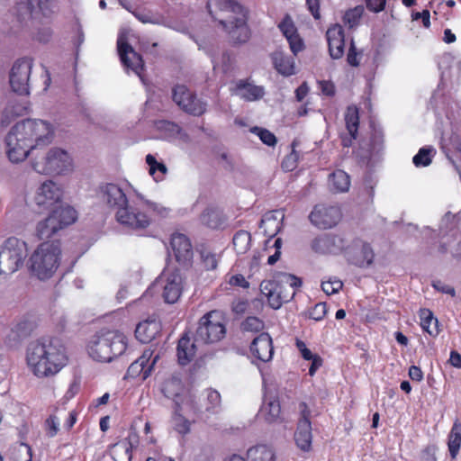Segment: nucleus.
<instances>
[{
    "mask_svg": "<svg viewBox=\"0 0 461 461\" xmlns=\"http://www.w3.org/2000/svg\"><path fill=\"white\" fill-rule=\"evenodd\" d=\"M275 68L285 77L292 76L295 73V65L293 58L285 56L281 51H276L272 55Z\"/></svg>",
    "mask_w": 461,
    "mask_h": 461,
    "instance_id": "30",
    "label": "nucleus"
},
{
    "mask_svg": "<svg viewBox=\"0 0 461 461\" xmlns=\"http://www.w3.org/2000/svg\"><path fill=\"white\" fill-rule=\"evenodd\" d=\"M180 408H178L173 417H172V425L174 429L181 435H186L191 430V422L189 420L185 418L181 413H179Z\"/></svg>",
    "mask_w": 461,
    "mask_h": 461,
    "instance_id": "44",
    "label": "nucleus"
},
{
    "mask_svg": "<svg viewBox=\"0 0 461 461\" xmlns=\"http://www.w3.org/2000/svg\"><path fill=\"white\" fill-rule=\"evenodd\" d=\"M374 259V252L372 248L363 243L360 250V257L356 260L355 264L361 267H368L372 264Z\"/></svg>",
    "mask_w": 461,
    "mask_h": 461,
    "instance_id": "47",
    "label": "nucleus"
},
{
    "mask_svg": "<svg viewBox=\"0 0 461 461\" xmlns=\"http://www.w3.org/2000/svg\"><path fill=\"white\" fill-rule=\"evenodd\" d=\"M99 197L115 212L123 208L129 201L121 186L114 183H105L99 187Z\"/></svg>",
    "mask_w": 461,
    "mask_h": 461,
    "instance_id": "19",
    "label": "nucleus"
},
{
    "mask_svg": "<svg viewBox=\"0 0 461 461\" xmlns=\"http://www.w3.org/2000/svg\"><path fill=\"white\" fill-rule=\"evenodd\" d=\"M432 286L437 291H438L442 294H447L453 297L456 295V291H455L454 287L443 283L442 281H439V280L434 281L432 283Z\"/></svg>",
    "mask_w": 461,
    "mask_h": 461,
    "instance_id": "60",
    "label": "nucleus"
},
{
    "mask_svg": "<svg viewBox=\"0 0 461 461\" xmlns=\"http://www.w3.org/2000/svg\"><path fill=\"white\" fill-rule=\"evenodd\" d=\"M343 283L341 280L333 277L330 278L327 281H323L321 283V288L325 294L328 295L334 294L339 293V291L342 288Z\"/></svg>",
    "mask_w": 461,
    "mask_h": 461,
    "instance_id": "51",
    "label": "nucleus"
},
{
    "mask_svg": "<svg viewBox=\"0 0 461 461\" xmlns=\"http://www.w3.org/2000/svg\"><path fill=\"white\" fill-rule=\"evenodd\" d=\"M248 458L250 461H276L275 449L268 445H257L248 450Z\"/></svg>",
    "mask_w": 461,
    "mask_h": 461,
    "instance_id": "34",
    "label": "nucleus"
},
{
    "mask_svg": "<svg viewBox=\"0 0 461 461\" xmlns=\"http://www.w3.org/2000/svg\"><path fill=\"white\" fill-rule=\"evenodd\" d=\"M251 242V235L246 230H239L233 237L232 243L238 254L246 253Z\"/></svg>",
    "mask_w": 461,
    "mask_h": 461,
    "instance_id": "41",
    "label": "nucleus"
},
{
    "mask_svg": "<svg viewBox=\"0 0 461 461\" xmlns=\"http://www.w3.org/2000/svg\"><path fill=\"white\" fill-rule=\"evenodd\" d=\"M298 160V154L293 150L289 155H287L283 162H282V167L285 171H292L296 167V163Z\"/></svg>",
    "mask_w": 461,
    "mask_h": 461,
    "instance_id": "59",
    "label": "nucleus"
},
{
    "mask_svg": "<svg viewBox=\"0 0 461 461\" xmlns=\"http://www.w3.org/2000/svg\"><path fill=\"white\" fill-rule=\"evenodd\" d=\"M32 167L39 174L62 176L73 171L74 162L67 150L54 147L33 160Z\"/></svg>",
    "mask_w": 461,
    "mask_h": 461,
    "instance_id": "7",
    "label": "nucleus"
},
{
    "mask_svg": "<svg viewBox=\"0 0 461 461\" xmlns=\"http://www.w3.org/2000/svg\"><path fill=\"white\" fill-rule=\"evenodd\" d=\"M328 309L325 303H319L310 311L309 316L314 321H321L327 314Z\"/></svg>",
    "mask_w": 461,
    "mask_h": 461,
    "instance_id": "54",
    "label": "nucleus"
},
{
    "mask_svg": "<svg viewBox=\"0 0 461 461\" xmlns=\"http://www.w3.org/2000/svg\"><path fill=\"white\" fill-rule=\"evenodd\" d=\"M139 443V438L137 434L131 433L128 436V438L124 440H122L118 443H116L113 449L115 450V452H118L120 450L125 451V453H128L130 449H132L133 447H137Z\"/></svg>",
    "mask_w": 461,
    "mask_h": 461,
    "instance_id": "49",
    "label": "nucleus"
},
{
    "mask_svg": "<svg viewBox=\"0 0 461 461\" xmlns=\"http://www.w3.org/2000/svg\"><path fill=\"white\" fill-rule=\"evenodd\" d=\"M329 52L332 59H340L344 54V30L341 25L334 24L326 32Z\"/></svg>",
    "mask_w": 461,
    "mask_h": 461,
    "instance_id": "24",
    "label": "nucleus"
},
{
    "mask_svg": "<svg viewBox=\"0 0 461 461\" xmlns=\"http://www.w3.org/2000/svg\"><path fill=\"white\" fill-rule=\"evenodd\" d=\"M260 291L261 294L267 297L268 304L271 308L276 310L283 305L280 294H278L276 284L275 282L271 280L262 281L260 284Z\"/></svg>",
    "mask_w": 461,
    "mask_h": 461,
    "instance_id": "33",
    "label": "nucleus"
},
{
    "mask_svg": "<svg viewBox=\"0 0 461 461\" xmlns=\"http://www.w3.org/2000/svg\"><path fill=\"white\" fill-rule=\"evenodd\" d=\"M276 288L278 290V294H280V298L282 303H287L292 300L295 294V290L294 288H281L276 285Z\"/></svg>",
    "mask_w": 461,
    "mask_h": 461,
    "instance_id": "61",
    "label": "nucleus"
},
{
    "mask_svg": "<svg viewBox=\"0 0 461 461\" xmlns=\"http://www.w3.org/2000/svg\"><path fill=\"white\" fill-rule=\"evenodd\" d=\"M362 57L361 52H357L353 41H351L350 48L348 50L347 60L350 66L357 67Z\"/></svg>",
    "mask_w": 461,
    "mask_h": 461,
    "instance_id": "58",
    "label": "nucleus"
},
{
    "mask_svg": "<svg viewBox=\"0 0 461 461\" xmlns=\"http://www.w3.org/2000/svg\"><path fill=\"white\" fill-rule=\"evenodd\" d=\"M53 0H20L15 7L18 19L26 22L32 17L41 14L44 16L50 15L54 11Z\"/></svg>",
    "mask_w": 461,
    "mask_h": 461,
    "instance_id": "16",
    "label": "nucleus"
},
{
    "mask_svg": "<svg viewBox=\"0 0 461 461\" xmlns=\"http://www.w3.org/2000/svg\"><path fill=\"white\" fill-rule=\"evenodd\" d=\"M59 242H43L32 254L29 262L32 274L40 280L50 279L60 263Z\"/></svg>",
    "mask_w": 461,
    "mask_h": 461,
    "instance_id": "5",
    "label": "nucleus"
},
{
    "mask_svg": "<svg viewBox=\"0 0 461 461\" xmlns=\"http://www.w3.org/2000/svg\"><path fill=\"white\" fill-rule=\"evenodd\" d=\"M436 155V149L429 147L420 149L418 153L412 158V162L417 167H428L432 162V158Z\"/></svg>",
    "mask_w": 461,
    "mask_h": 461,
    "instance_id": "40",
    "label": "nucleus"
},
{
    "mask_svg": "<svg viewBox=\"0 0 461 461\" xmlns=\"http://www.w3.org/2000/svg\"><path fill=\"white\" fill-rule=\"evenodd\" d=\"M159 330V325L155 321H145L137 325L135 336L142 343L151 341Z\"/></svg>",
    "mask_w": 461,
    "mask_h": 461,
    "instance_id": "35",
    "label": "nucleus"
},
{
    "mask_svg": "<svg viewBox=\"0 0 461 461\" xmlns=\"http://www.w3.org/2000/svg\"><path fill=\"white\" fill-rule=\"evenodd\" d=\"M419 316L422 330L431 336H437L438 334V321L434 318L432 312L429 309H420Z\"/></svg>",
    "mask_w": 461,
    "mask_h": 461,
    "instance_id": "36",
    "label": "nucleus"
},
{
    "mask_svg": "<svg viewBox=\"0 0 461 461\" xmlns=\"http://www.w3.org/2000/svg\"><path fill=\"white\" fill-rule=\"evenodd\" d=\"M68 363L65 346L58 339H39L26 349V364L38 378H49L59 374Z\"/></svg>",
    "mask_w": 461,
    "mask_h": 461,
    "instance_id": "2",
    "label": "nucleus"
},
{
    "mask_svg": "<svg viewBox=\"0 0 461 461\" xmlns=\"http://www.w3.org/2000/svg\"><path fill=\"white\" fill-rule=\"evenodd\" d=\"M146 162L149 167V172L153 178L156 181L161 180L167 172V167L162 163L157 162L156 158L150 154L146 156Z\"/></svg>",
    "mask_w": 461,
    "mask_h": 461,
    "instance_id": "45",
    "label": "nucleus"
},
{
    "mask_svg": "<svg viewBox=\"0 0 461 461\" xmlns=\"http://www.w3.org/2000/svg\"><path fill=\"white\" fill-rule=\"evenodd\" d=\"M345 123L348 135L342 136L341 141L344 147H350L357 138L359 116L356 106H348L345 113Z\"/></svg>",
    "mask_w": 461,
    "mask_h": 461,
    "instance_id": "26",
    "label": "nucleus"
},
{
    "mask_svg": "<svg viewBox=\"0 0 461 461\" xmlns=\"http://www.w3.org/2000/svg\"><path fill=\"white\" fill-rule=\"evenodd\" d=\"M45 424L47 434L51 438L54 437L59 429V420L56 416L51 415L47 419Z\"/></svg>",
    "mask_w": 461,
    "mask_h": 461,
    "instance_id": "57",
    "label": "nucleus"
},
{
    "mask_svg": "<svg viewBox=\"0 0 461 461\" xmlns=\"http://www.w3.org/2000/svg\"><path fill=\"white\" fill-rule=\"evenodd\" d=\"M298 411L300 418L294 432V441L300 450L309 452L312 442L311 419L313 417V411L304 402L299 403Z\"/></svg>",
    "mask_w": 461,
    "mask_h": 461,
    "instance_id": "12",
    "label": "nucleus"
},
{
    "mask_svg": "<svg viewBox=\"0 0 461 461\" xmlns=\"http://www.w3.org/2000/svg\"><path fill=\"white\" fill-rule=\"evenodd\" d=\"M279 29L289 42L290 49L294 55H297V53L303 50V41L297 33V30L290 17L286 16L280 23Z\"/></svg>",
    "mask_w": 461,
    "mask_h": 461,
    "instance_id": "25",
    "label": "nucleus"
},
{
    "mask_svg": "<svg viewBox=\"0 0 461 461\" xmlns=\"http://www.w3.org/2000/svg\"><path fill=\"white\" fill-rule=\"evenodd\" d=\"M461 445V424L455 423L448 436V450L451 457H456Z\"/></svg>",
    "mask_w": 461,
    "mask_h": 461,
    "instance_id": "39",
    "label": "nucleus"
},
{
    "mask_svg": "<svg viewBox=\"0 0 461 461\" xmlns=\"http://www.w3.org/2000/svg\"><path fill=\"white\" fill-rule=\"evenodd\" d=\"M170 244L176 259L180 264L186 265L192 261L194 256L192 244L185 234L174 233Z\"/></svg>",
    "mask_w": 461,
    "mask_h": 461,
    "instance_id": "22",
    "label": "nucleus"
},
{
    "mask_svg": "<svg viewBox=\"0 0 461 461\" xmlns=\"http://www.w3.org/2000/svg\"><path fill=\"white\" fill-rule=\"evenodd\" d=\"M281 288H294L295 291L298 287L302 285V281L299 277L287 274V273H278L274 280H272Z\"/></svg>",
    "mask_w": 461,
    "mask_h": 461,
    "instance_id": "42",
    "label": "nucleus"
},
{
    "mask_svg": "<svg viewBox=\"0 0 461 461\" xmlns=\"http://www.w3.org/2000/svg\"><path fill=\"white\" fill-rule=\"evenodd\" d=\"M366 7L375 13H379L384 10L385 0H366Z\"/></svg>",
    "mask_w": 461,
    "mask_h": 461,
    "instance_id": "63",
    "label": "nucleus"
},
{
    "mask_svg": "<svg viewBox=\"0 0 461 461\" xmlns=\"http://www.w3.org/2000/svg\"><path fill=\"white\" fill-rule=\"evenodd\" d=\"M165 285L163 286V298L167 303H175L183 291V278L178 270H167L163 274Z\"/></svg>",
    "mask_w": 461,
    "mask_h": 461,
    "instance_id": "21",
    "label": "nucleus"
},
{
    "mask_svg": "<svg viewBox=\"0 0 461 461\" xmlns=\"http://www.w3.org/2000/svg\"><path fill=\"white\" fill-rule=\"evenodd\" d=\"M226 335L225 318L220 311H211L199 321L195 342L211 344L221 340Z\"/></svg>",
    "mask_w": 461,
    "mask_h": 461,
    "instance_id": "8",
    "label": "nucleus"
},
{
    "mask_svg": "<svg viewBox=\"0 0 461 461\" xmlns=\"http://www.w3.org/2000/svg\"><path fill=\"white\" fill-rule=\"evenodd\" d=\"M329 187L333 193H346L350 187V177L343 170H336L329 176Z\"/></svg>",
    "mask_w": 461,
    "mask_h": 461,
    "instance_id": "31",
    "label": "nucleus"
},
{
    "mask_svg": "<svg viewBox=\"0 0 461 461\" xmlns=\"http://www.w3.org/2000/svg\"><path fill=\"white\" fill-rule=\"evenodd\" d=\"M64 191L61 185L52 180H45L35 190V204L43 209H55L62 202Z\"/></svg>",
    "mask_w": 461,
    "mask_h": 461,
    "instance_id": "13",
    "label": "nucleus"
},
{
    "mask_svg": "<svg viewBox=\"0 0 461 461\" xmlns=\"http://www.w3.org/2000/svg\"><path fill=\"white\" fill-rule=\"evenodd\" d=\"M128 339L118 330H101L91 337L86 350L95 361L110 363L127 349Z\"/></svg>",
    "mask_w": 461,
    "mask_h": 461,
    "instance_id": "4",
    "label": "nucleus"
},
{
    "mask_svg": "<svg viewBox=\"0 0 461 461\" xmlns=\"http://www.w3.org/2000/svg\"><path fill=\"white\" fill-rule=\"evenodd\" d=\"M196 342H191L190 339L186 336H183L177 345V357L181 365H186L189 363L195 355L196 352Z\"/></svg>",
    "mask_w": 461,
    "mask_h": 461,
    "instance_id": "32",
    "label": "nucleus"
},
{
    "mask_svg": "<svg viewBox=\"0 0 461 461\" xmlns=\"http://www.w3.org/2000/svg\"><path fill=\"white\" fill-rule=\"evenodd\" d=\"M139 202L132 201L115 212L116 221L122 226L131 230H144L149 226L151 220L147 214L143 203V197L138 196Z\"/></svg>",
    "mask_w": 461,
    "mask_h": 461,
    "instance_id": "10",
    "label": "nucleus"
},
{
    "mask_svg": "<svg viewBox=\"0 0 461 461\" xmlns=\"http://www.w3.org/2000/svg\"><path fill=\"white\" fill-rule=\"evenodd\" d=\"M174 102L185 113L200 116L206 111L207 104L196 97L185 86L179 85L173 89Z\"/></svg>",
    "mask_w": 461,
    "mask_h": 461,
    "instance_id": "14",
    "label": "nucleus"
},
{
    "mask_svg": "<svg viewBox=\"0 0 461 461\" xmlns=\"http://www.w3.org/2000/svg\"><path fill=\"white\" fill-rule=\"evenodd\" d=\"M117 50L120 59L126 69H130L140 77L144 68L142 58L133 48L128 43L126 32H121L117 39Z\"/></svg>",
    "mask_w": 461,
    "mask_h": 461,
    "instance_id": "15",
    "label": "nucleus"
},
{
    "mask_svg": "<svg viewBox=\"0 0 461 461\" xmlns=\"http://www.w3.org/2000/svg\"><path fill=\"white\" fill-rule=\"evenodd\" d=\"M364 13V7L362 5H357L355 8H352L346 12L344 15V23L349 28L356 27L360 21Z\"/></svg>",
    "mask_w": 461,
    "mask_h": 461,
    "instance_id": "46",
    "label": "nucleus"
},
{
    "mask_svg": "<svg viewBox=\"0 0 461 461\" xmlns=\"http://www.w3.org/2000/svg\"><path fill=\"white\" fill-rule=\"evenodd\" d=\"M159 359V354H155V350L151 349V347L146 348L142 355L136 359L129 366L125 378H137L140 377L142 381L147 379L158 360Z\"/></svg>",
    "mask_w": 461,
    "mask_h": 461,
    "instance_id": "17",
    "label": "nucleus"
},
{
    "mask_svg": "<svg viewBox=\"0 0 461 461\" xmlns=\"http://www.w3.org/2000/svg\"><path fill=\"white\" fill-rule=\"evenodd\" d=\"M250 131L252 133L256 134L264 144L270 147L276 144V137L270 131L260 127H253Z\"/></svg>",
    "mask_w": 461,
    "mask_h": 461,
    "instance_id": "48",
    "label": "nucleus"
},
{
    "mask_svg": "<svg viewBox=\"0 0 461 461\" xmlns=\"http://www.w3.org/2000/svg\"><path fill=\"white\" fill-rule=\"evenodd\" d=\"M206 400L208 402L206 410L211 411L220 405L221 395L217 391L210 389L206 391Z\"/></svg>",
    "mask_w": 461,
    "mask_h": 461,
    "instance_id": "56",
    "label": "nucleus"
},
{
    "mask_svg": "<svg viewBox=\"0 0 461 461\" xmlns=\"http://www.w3.org/2000/svg\"><path fill=\"white\" fill-rule=\"evenodd\" d=\"M347 241L340 235L324 234L312 241V249L320 254H338L344 250Z\"/></svg>",
    "mask_w": 461,
    "mask_h": 461,
    "instance_id": "20",
    "label": "nucleus"
},
{
    "mask_svg": "<svg viewBox=\"0 0 461 461\" xmlns=\"http://www.w3.org/2000/svg\"><path fill=\"white\" fill-rule=\"evenodd\" d=\"M158 131L163 139L168 140H186L188 136L185 133L179 125L168 121H159L156 123Z\"/></svg>",
    "mask_w": 461,
    "mask_h": 461,
    "instance_id": "28",
    "label": "nucleus"
},
{
    "mask_svg": "<svg viewBox=\"0 0 461 461\" xmlns=\"http://www.w3.org/2000/svg\"><path fill=\"white\" fill-rule=\"evenodd\" d=\"M77 219V211L69 206L60 204L52 209L50 214L36 226V234L41 240L55 237L60 230L73 224Z\"/></svg>",
    "mask_w": 461,
    "mask_h": 461,
    "instance_id": "6",
    "label": "nucleus"
},
{
    "mask_svg": "<svg viewBox=\"0 0 461 461\" xmlns=\"http://www.w3.org/2000/svg\"><path fill=\"white\" fill-rule=\"evenodd\" d=\"M207 7L212 17L219 21L230 40L237 43L246 42L250 32L247 24L248 12L236 0H208Z\"/></svg>",
    "mask_w": 461,
    "mask_h": 461,
    "instance_id": "3",
    "label": "nucleus"
},
{
    "mask_svg": "<svg viewBox=\"0 0 461 461\" xmlns=\"http://www.w3.org/2000/svg\"><path fill=\"white\" fill-rule=\"evenodd\" d=\"M221 212L214 208H206L201 214V221L209 228H218L221 223Z\"/></svg>",
    "mask_w": 461,
    "mask_h": 461,
    "instance_id": "43",
    "label": "nucleus"
},
{
    "mask_svg": "<svg viewBox=\"0 0 461 461\" xmlns=\"http://www.w3.org/2000/svg\"><path fill=\"white\" fill-rule=\"evenodd\" d=\"M135 16L142 23L165 24L161 15L150 12L137 13Z\"/></svg>",
    "mask_w": 461,
    "mask_h": 461,
    "instance_id": "50",
    "label": "nucleus"
},
{
    "mask_svg": "<svg viewBox=\"0 0 461 461\" xmlns=\"http://www.w3.org/2000/svg\"><path fill=\"white\" fill-rule=\"evenodd\" d=\"M212 63L214 69H221L222 72L226 73L231 68L232 58L230 57V55L223 53L221 62L213 59Z\"/></svg>",
    "mask_w": 461,
    "mask_h": 461,
    "instance_id": "55",
    "label": "nucleus"
},
{
    "mask_svg": "<svg viewBox=\"0 0 461 461\" xmlns=\"http://www.w3.org/2000/svg\"><path fill=\"white\" fill-rule=\"evenodd\" d=\"M221 256L210 249L200 250V265L206 271H213L217 268Z\"/></svg>",
    "mask_w": 461,
    "mask_h": 461,
    "instance_id": "37",
    "label": "nucleus"
},
{
    "mask_svg": "<svg viewBox=\"0 0 461 461\" xmlns=\"http://www.w3.org/2000/svg\"><path fill=\"white\" fill-rule=\"evenodd\" d=\"M341 219L339 207L336 205H316L310 214L312 223L321 229H330L339 223Z\"/></svg>",
    "mask_w": 461,
    "mask_h": 461,
    "instance_id": "18",
    "label": "nucleus"
},
{
    "mask_svg": "<svg viewBox=\"0 0 461 461\" xmlns=\"http://www.w3.org/2000/svg\"><path fill=\"white\" fill-rule=\"evenodd\" d=\"M306 5L312 16L319 19L321 16L319 0H306Z\"/></svg>",
    "mask_w": 461,
    "mask_h": 461,
    "instance_id": "64",
    "label": "nucleus"
},
{
    "mask_svg": "<svg viewBox=\"0 0 461 461\" xmlns=\"http://www.w3.org/2000/svg\"><path fill=\"white\" fill-rule=\"evenodd\" d=\"M284 216L281 211L267 212L261 220L260 229L263 230L267 236L270 238L275 237L281 230Z\"/></svg>",
    "mask_w": 461,
    "mask_h": 461,
    "instance_id": "27",
    "label": "nucleus"
},
{
    "mask_svg": "<svg viewBox=\"0 0 461 461\" xmlns=\"http://www.w3.org/2000/svg\"><path fill=\"white\" fill-rule=\"evenodd\" d=\"M264 327L262 321L257 317H248L242 323V329L246 331H260Z\"/></svg>",
    "mask_w": 461,
    "mask_h": 461,
    "instance_id": "52",
    "label": "nucleus"
},
{
    "mask_svg": "<svg viewBox=\"0 0 461 461\" xmlns=\"http://www.w3.org/2000/svg\"><path fill=\"white\" fill-rule=\"evenodd\" d=\"M143 203L146 211H151L160 217H166L168 214L169 210L162 204L149 202L143 198Z\"/></svg>",
    "mask_w": 461,
    "mask_h": 461,
    "instance_id": "53",
    "label": "nucleus"
},
{
    "mask_svg": "<svg viewBox=\"0 0 461 461\" xmlns=\"http://www.w3.org/2000/svg\"><path fill=\"white\" fill-rule=\"evenodd\" d=\"M33 60L30 58L17 59L9 74V83L14 92L25 95L30 94V79Z\"/></svg>",
    "mask_w": 461,
    "mask_h": 461,
    "instance_id": "11",
    "label": "nucleus"
},
{
    "mask_svg": "<svg viewBox=\"0 0 461 461\" xmlns=\"http://www.w3.org/2000/svg\"><path fill=\"white\" fill-rule=\"evenodd\" d=\"M27 256V245L23 240L11 237L0 248V274L10 275L17 271Z\"/></svg>",
    "mask_w": 461,
    "mask_h": 461,
    "instance_id": "9",
    "label": "nucleus"
},
{
    "mask_svg": "<svg viewBox=\"0 0 461 461\" xmlns=\"http://www.w3.org/2000/svg\"><path fill=\"white\" fill-rule=\"evenodd\" d=\"M229 284L230 285L240 286L242 288H248L249 286V283L240 274L234 275V276H230V278L229 280Z\"/></svg>",
    "mask_w": 461,
    "mask_h": 461,
    "instance_id": "62",
    "label": "nucleus"
},
{
    "mask_svg": "<svg viewBox=\"0 0 461 461\" xmlns=\"http://www.w3.org/2000/svg\"><path fill=\"white\" fill-rule=\"evenodd\" d=\"M236 95L246 101H256L265 95L263 86H256L249 82L240 81L236 86Z\"/></svg>",
    "mask_w": 461,
    "mask_h": 461,
    "instance_id": "29",
    "label": "nucleus"
},
{
    "mask_svg": "<svg viewBox=\"0 0 461 461\" xmlns=\"http://www.w3.org/2000/svg\"><path fill=\"white\" fill-rule=\"evenodd\" d=\"M52 125L43 120H24L17 122L5 138L6 153L12 162L24 160L31 149L45 146L53 139Z\"/></svg>",
    "mask_w": 461,
    "mask_h": 461,
    "instance_id": "1",
    "label": "nucleus"
},
{
    "mask_svg": "<svg viewBox=\"0 0 461 461\" xmlns=\"http://www.w3.org/2000/svg\"><path fill=\"white\" fill-rule=\"evenodd\" d=\"M250 352L262 362L270 361L274 354L271 337L265 332L259 334L253 339L250 345Z\"/></svg>",
    "mask_w": 461,
    "mask_h": 461,
    "instance_id": "23",
    "label": "nucleus"
},
{
    "mask_svg": "<svg viewBox=\"0 0 461 461\" xmlns=\"http://www.w3.org/2000/svg\"><path fill=\"white\" fill-rule=\"evenodd\" d=\"M262 412L266 420L270 423L281 420V407L279 402L276 399L265 402Z\"/></svg>",
    "mask_w": 461,
    "mask_h": 461,
    "instance_id": "38",
    "label": "nucleus"
}]
</instances>
